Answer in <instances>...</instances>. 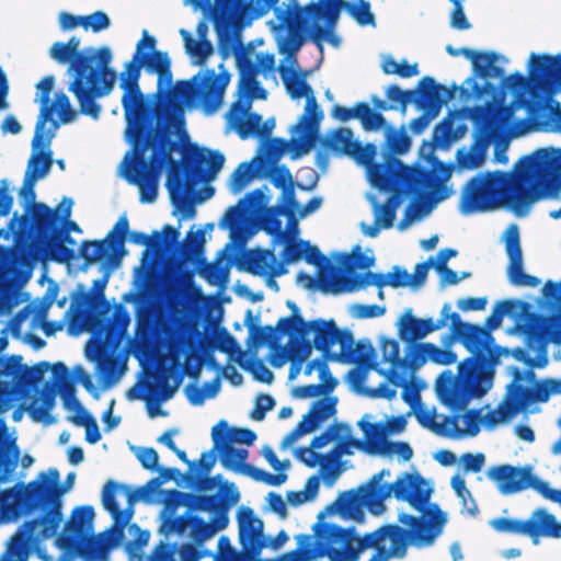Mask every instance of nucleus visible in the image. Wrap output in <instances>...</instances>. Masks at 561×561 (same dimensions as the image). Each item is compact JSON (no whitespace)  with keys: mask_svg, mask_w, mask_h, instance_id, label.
I'll use <instances>...</instances> for the list:
<instances>
[{"mask_svg":"<svg viewBox=\"0 0 561 561\" xmlns=\"http://www.w3.org/2000/svg\"><path fill=\"white\" fill-rule=\"evenodd\" d=\"M250 103L242 104L237 101L231 106V122L241 139L257 136L261 131L262 116L257 113H248Z\"/></svg>","mask_w":561,"mask_h":561,"instance_id":"obj_45","label":"nucleus"},{"mask_svg":"<svg viewBox=\"0 0 561 561\" xmlns=\"http://www.w3.org/2000/svg\"><path fill=\"white\" fill-rule=\"evenodd\" d=\"M432 415H417L421 425L432 428L436 434L443 436H462L463 431L458 426V416H445L442 424L432 422Z\"/></svg>","mask_w":561,"mask_h":561,"instance_id":"obj_60","label":"nucleus"},{"mask_svg":"<svg viewBox=\"0 0 561 561\" xmlns=\"http://www.w3.org/2000/svg\"><path fill=\"white\" fill-rule=\"evenodd\" d=\"M456 89L454 87L453 90H448L428 76L419 81V99L415 100V105L423 110V113L412 119L409 125L414 135L422 134L430 123L439 115L443 104L454 96Z\"/></svg>","mask_w":561,"mask_h":561,"instance_id":"obj_17","label":"nucleus"},{"mask_svg":"<svg viewBox=\"0 0 561 561\" xmlns=\"http://www.w3.org/2000/svg\"><path fill=\"white\" fill-rule=\"evenodd\" d=\"M380 350L382 360L391 364V368L389 370L390 381L396 386L403 387L402 399L409 404L419 401L420 394L416 391L411 390L409 385L404 383L402 376L398 373L402 363L399 342L394 339H386L382 341Z\"/></svg>","mask_w":561,"mask_h":561,"instance_id":"obj_35","label":"nucleus"},{"mask_svg":"<svg viewBox=\"0 0 561 561\" xmlns=\"http://www.w3.org/2000/svg\"><path fill=\"white\" fill-rule=\"evenodd\" d=\"M341 8L334 5V3L321 2L301 8L308 16L311 38L320 48L322 47L323 39H327L334 46L339 45L340 41L333 34V28L339 20Z\"/></svg>","mask_w":561,"mask_h":561,"instance_id":"obj_21","label":"nucleus"},{"mask_svg":"<svg viewBox=\"0 0 561 561\" xmlns=\"http://www.w3.org/2000/svg\"><path fill=\"white\" fill-rule=\"evenodd\" d=\"M54 76H46L36 84V89L39 94L41 112L37 117L35 134L32 140V147L34 150L37 148H45L50 145L54 133H48L47 136H45V126L47 122H51L54 129H57L59 126L56 121H53L55 106L50 103V93L54 89Z\"/></svg>","mask_w":561,"mask_h":561,"instance_id":"obj_25","label":"nucleus"},{"mask_svg":"<svg viewBox=\"0 0 561 561\" xmlns=\"http://www.w3.org/2000/svg\"><path fill=\"white\" fill-rule=\"evenodd\" d=\"M172 204L186 218L195 216L196 210L194 202L188 197V183L183 178L180 169L170 171L165 183Z\"/></svg>","mask_w":561,"mask_h":561,"instance_id":"obj_39","label":"nucleus"},{"mask_svg":"<svg viewBox=\"0 0 561 561\" xmlns=\"http://www.w3.org/2000/svg\"><path fill=\"white\" fill-rule=\"evenodd\" d=\"M32 483L28 492L19 486L0 491V524L16 520L23 515L41 511L38 517L25 520L11 536L0 561H27L34 547L42 540L57 535L61 524L58 494Z\"/></svg>","mask_w":561,"mask_h":561,"instance_id":"obj_4","label":"nucleus"},{"mask_svg":"<svg viewBox=\"0 0 561 561\" xmlns=\"http://www.w3.org/2000/svg\"><path fill=\"white\" fill-rule=\"evenodd\" d=\"M126 136L134 147V160L130 162L133 173H127L129 183L136 184L140 193L141 203H153L158 195V174L167 164L171 171L180 169L172 158L178 144L170 138V130L165 124L157 123L146 126L142 134H138L129 124L126 126Z\"/></svg>","mask_w":561,"mask_h":561,"instance_id":"obj_9","label":"nucleus"},{"mask_svg":"<svg viewBox=\"0 0 561 561\" xmlns=\"http://www.w3.org/2000/svg\"><path fill=\"white\" fill-rule=\"evenodd\" d=\"M332 115L340 122H348L357 118L362 127L367 130H378L386 126V118L382 113L374 112L366 102H358L354 107L334 105Z\"/></svg>","mask_w":561,"mask_h":561,"instance_id":"obj_33","label":"nucleus"},{"mask_svg":"<svg viewBox=\"0 0 561 561\" xmlns=\"http://www.w3.org/2000/svg\"><path fill=\"white\" fill-rule=\"evenodd\" d=\"M213 451H217L220 456L221 465L234 472H241L242 467L248 458V450L234 448L232 445L225 444L219 439L213 440Z\"/></svg>","mask_w":561,"mask_h":561,"instance_id":"obj_51","label":"nucleus"},{"mask_svg":"<svg viewBox=\"0 0 561 561\" xmlns=\"http://www.w3.org/2000/svg\"><path fill=\"white\" fill-rule=\"evenodd\" d=\"M386 145L392 154H404L408 152L412 140L407 134L405 126L402 125L399 130L388 127L386 130Z\"/></svg>","mask_w":561,"mask_h":561,"instance_id":"obj_62","label":"nucleus"},{"mask_svg":"<svg viewBox=\"0 0 561 561\" xmlns=\"http://www.w3.org/2000/svg\"><path fill=\"white\" fill-rule=\"evenodd\" d=\"M526 537H529L534 545H538L540 538L560 539L561 522L547 508H536L526 519Z\"/></svg>","mask_w":561,"mask_h":561,"instance_id":"obj_32","label":"nucleus"},{"mask_svg":"<svg viewBox=\"0 0 561 561\" xmlns=\"http://www.w3.org/2000/svg\"><path fill=\"white\" fill-rule=\"evenodd\" d=\"M462 55L471 60L473 72L483 79L503 78L504 69L495 66L499 56L494 51H476L472 49H463Z\"/></svg>","mask_w":561,"mask_h":561,"instance_id":"obj_46","label":"nucleus"},{"mask_svg":"<svg viewBox=\"0 0 561 561\" xmlns=\"http://www.w3.org/2000/svg\"><path fill=\"white\" fill-rule=\"evenodd\" d=\"M192 514L184 513L180 516L173 515H164L162 514V523L159 527V533L163 535L165 538L169 536L176 534L179 536H184L187 533V529L191 527Z\"/></svg>","mask_w":561,"mask_h":561,"instance_id":"obj_59","label":"nucleus"},{"mask_svg":"<svg viewBox=\"0 0 561 561\" xmlns=\"http://www.w3.org/2000/svg\"><path fill=\"white\" fill-rule=\"evenodd\" d=\"M254 11L259 16L268 13L272 9L278 21L279 28L287 30V37L284 44V50L288 55L296 54L304 43V33H310L308 16L301 8L294 11L290 8H277L278 0H252Z\"/></svg>","mask_w":561,"mask_h":561,"instance_id":"obj_16","label":"nucleus"},{"mask_svg":"<svg viewBox=\"0 0 561 561\" xmlns=\"http://www.w3.org/2000/svg\"><path fill=\"white\" fill-rule=\"evenodd\" d=\"M405 356L402 358L400 369L415 371L427 360V350L425 343L408 344Z\"/></svg>","mask_w":561,"mask_h":561,"instance_id":"obj_64","label":"nucleus"},{"mask_svg":"<svg viewBox=\"0 0 561 561\" xmlns=\"http://www.w3.org/2000/svg\"><path fill=\"white\" fill-rule=\"evenodd\" d=\"M336 398H322L314 401L308 413L304 415L302 422L307 426H312L313 432L322 422L336 413Z\"/></svg>","mask_w":561,"mask_h":561,"instance_id":"obj_53","label":"nucleus"},{"mask_svg":"<svg viewBox=\"0 0 561 561\" xmlns=\"http://www.w3.org/2000/svg\"><path fill=\"white\" fill-rule=\"evenodd\" d=\"M240 551L229 548V552L220 561H257L265 548L264 523L254 515L250 507H241L238 512ZM215 561H218L216 559Z\"/></svg>","mask_w":561,"mask_h":561,"instance_id":"obj_15","label":"nucleus"},{"mask_svg":"<svg viewBox=\"0 0 561 561\" xmlns=\"http://www.w3.org/2000/svg\"><path fill=\"white\" fill-rule=\"evenodd\" d=\"M304 257L308 264L314 265L319 270L318 287L324 294H340L343 293L342 278L343 273L341 270L332 265L328 259L320 252L319 248L311 245L308 242Z\"/></svg>","mask_w":561,"mask_h":561,"instance_id":"obj_27","label":"nucleus"},{"mask_svg":"<svg viewBox=\"0 0 561 561\" xmlns=\"http://www.w3.org/2000/svg\"><path fill=\"white\" fill-rule=\"evenodd\" d=\"M72 205L69 197H64L56 209L44 203L34 204L31 207L33 230L27 228L30 220L26 216L19 217L14 213L7 229L0 230V236L5 240L12 237L13 248L21 256L68 263L76 257V252L66 244L73 247L76 240L68 231H62L60 224L70 218Z\"/></svg>","mask_w":561,"mask_h":561,"instance_id":"obj_5","label":"nucleus"},{"mask_svg":"<svg viewBox=\"0 0 561 561\" xmlns=\"http://www.w3.org/2000/svg\"><path fill=\"white\" fill-rule=\"evenodd\" d=\"M185 506L187 512H217L222 506V499L218 494H193L187 493Z\"/></svg>","mask_w":561,"mask_h":561,"instance_id":"obj_57","label":"nucleus"},{"mask_svg":"<svg viewBox=\"0 0 561 561\" xmlns=\"http://www.w3.org/2000/svg\"><path fill=\"white\" fill-rule=\"evenodd\" d=\"M236 66L240 73L239 89L259 99L266 98V91L256 80L260 71L256 64L251 59L250 53L242 48L234 50Z\"/></svg>","mask_w":561,"mask_h":561,"instance_id":"obj_36","label":"nucleus"},{"mask_svg":"<svg viewBox=\"0 0 561 561\" xmlns=\"http://www.w3.org/2000/svg\"><path fill=\"white\" fill-rule=\"evenodd\" d=\"M458 118L457 112H449L447 116H445L442 122H439L432 135V144L434 148H448L450 144L462 138L468 127L463 122H457Z\"/></svg>","mask_w":561,"mask_h":561,"instance_id":"obj_41","label":"nucleus"},{"mask_svg":"<svg viewBox=\"0 0 561 561\" xmlns=\"http://www.w3.org/2000/svg\"><path fill=\"white\" fill-rule=\"evenodd\" d=\"M130 323V316L123 305H116L112 318L104 323L105 341L108 343L119 342Z\"/></svg>","mask_w":561,"mask_h":561,"instance_id":"obj_50","label":"nucleus"},{"mask_svg":"<svg viewBox=\"0 0 561 561\" xmlns=\"http://www.w3.org/2000/svg\"><path fill=\"white\" fill-rule=\"evenodd\" d=\"M75 478H76V474L73 472L68 473L66 477L65 485H60L59 484V472L57 469L51 468L47 472H44V471L39 472L38 476L36 477V479L28 482L27 484H24L23 482H18L12 488L19 486L21 489V491H23V492L25 491V493H26V492H28L30 485L32 483H36V484H38V490L42 488L43 489L47 488L49 490L48 492H49V494H51V496L58 494V500L60 503L59 512H60V517L62 518L61 495L67 491L68 488L72 486Z\"/></svg>","mask_w":561,"mask_h":561,"instance_id":"obj_44","label":"nucleus"},{"mask_svg":"<svg viewBox=\"0 0 561 561\" xmlns=\"http://www.w3.org/2000/svg\"><path fill=\"white\" fill-rule=\"evenodd\" d=\"M288 307L294 313L277 321L282 333L294 332L302 336L313 333L311 343L316 350L322 352L325 359L356 364L365 369L376 367L375 350L369 341L360 340L355 343L353 333L348 329H339L333 319L305 321L294 302H288Z\"/></svg>","mask_w":561,"mask_h":561,"instance_id":"obj_8","label":"nucleus"},{"mask_svg":"<svg viewBox=\"0 0 561 561\" xmlns=\"http://www.w3.org/2000/svg\"><path fill=\"white\" fill-rule=\"evenodd\" d=\"M280 215L291 216V211L284 205L266 208L261 215V224L267 234L274 236L279 240H286L288 234L282 229Z\"/></svg>","mask_w":561,"mask_h":561,"instance_id":"obj_55","label":"nucleus"},{"mask_svg":"<svg viewBox=\"0 0 561 561\" xmlns=\"http://www.w3.org/2000/svg\"><path fill=\"white\" fill-rule=\"evenodd\" d=\"M180 33L184 39L186 51L196 58L195 65H204L214 51L211 43L207 39L194 41L185 30H181Z\"/></svg>","mask_w":561,"mask_h":561,"instance_id":"obj_61","label":"nucleus"},{"mask_svg":"<svg viewBox=\"0 0 561 561\" xmlns=\"http://www.w3.org/2000/svg\"><path fill=\"white\" fill-rule=\"evenodd\" d=\"M51 371L55 382L59 387L64 407L67 410H76L77 412L75 415L70 416L69 420L77 426H87L90 420H94V417L84 410L76 398L75 382L69 376L67 366L61 362L55 363L51 366Z\"/></svg>","mask_w":561,"mask_h":561,"instance_id":"obj_26","label":"nucleus"},{"mask_svg":"<svg viewBox=\"0 0 561 561\" xmlns=\"http://www.w3.org/2000/svg\"><path fill=\"white\" fill-rule=\"evenodd\" d=\"M204 556L205 551L191 542L178 547V543L160 541L153 549L150 561H199Z\"/></svg>","mask_w":561,"mask_h":561,"instance_id":"obj_42","label":"nucleus"},{"mask_svg":"<svg viewBox=\"0 0 561 561\" xmlns=\"http://www.w3.org/2000/svg\"><path fill=\"white\" fill-rule=\"evenodd\" d=\"M368 285H375L379 289L385 286H389L388 284V275L377 274L373 272H367L365 275H343L342 286L343 293L354 291L360 288H364ZM379 297H383L382 290H379Z\"/></svg>","mask_w":561,"mask_h":561,"instance_id":"obj_54","label":"nucleus"},{"mask_svg":"<svg viewBox=\"0 0 561 561\" xmlns=\"http://www.w3.org/2000/svg\"><path fill=\"white\" fill-rule=\"evenodd\" d=\"M128 229V219L126 216H122L105 239L82 241L79 248L80 256L84 260L85 264L90 265L104 256L108 249H111L114 252L111 263L113 265L118 264L121 257L125 254L124 243Z\"/></svg>","mask_w":561,"mask_h":561,"instance_id":"obj_19","label":"nucleus"},{"mask_svg":"<svg viewBox=\"0 0 561 561\" xmlns=\"http://www.w3.org/2000/svg\"><path fill=\"white\" fill-rule=\"evenodd\" d=\"M486 476L497 483L503 494L520 492L530 486L533 480L529 468H516L511 465L491 467Z\"/></svg>","mask_w":561,"mask_h":561,"instance_id":"obj_30","label":"nucleus"},{"mask_svg":"<svg viewBox=\"0 0 561 561\" xmlns=\"http://www.w3.org/2000/svg\"><path fill=\"white\" fill-rule=\"evenodd\" d=\"M522 378L520 370L515 368L514 380L508 386L510 396L514 398V402H517L519 409L534 402L545 403L550 399L551 394L545 379L537 381L533 388H527L517 382Z\"/></svg>","mask_w":561,"mask_h":561,"instance_id":"obj_38","label":"nucleus"},{"mask_svg":"<svg viewBox=\"0 0 561 561\" xmlns=\"http://www.w3.org/2000/svg\"><path fill=\"white\" fill-rule=\"evenodd\" d=\"M53 164V153L51 151H36L33 152L30 160L27 170L25 172L24 182H30L31 184L37 181L38 179H43L47 175Z\"/></svg>","mask_w":561,"mask_h":561,"instance_id":"obj_56","label":"nucleus"},{"mask_svg":"<svg viewBox=\"0 0 561 561\" xmlns=\"http://www.w3.org/2000/svg\"><path fill=\"white\" fill-rule=\"evenodd\" d=\"M92 56L94 59L98 58L99 62L96 67L91 66L87 72H83V91L79 93L78 103L82 114L96 119L100 116L101 106L95 100L110 94L115 84L116 72L108 67L112 53L107 46L99 48L96 55Z\"/></svg>","mask_w":561,"mask_h":561,"instance_id":"obj_14","label":"nucleus"},{"mask_svg":"<svg viewBox=\"0 0 561 561\" xmlns=\"http://www.w3.org/2000/svg\"><path fill=\"white\" fill-rule=\"evenodd\" d=\"M286 334H290L288 359L304 364L311 355L313 348L311 341L307 339L308 336H302L299 333L286 332Z\"/></svg>","mask_w":561,"mask_h":561,"instance_id":"obj_63","label":"nucleus"},{"mask_svg":"<svg viewBox=\"0 0 561 561\" xmlns=\"http://www.w3.org/2000/svg\"><path fill=\"white\" fill-rule=\"evenodd\" d=\"M526 306L518 300H501L486 317L484 327L463 322L457 312H453L449 339L460 341L471 355L458 364L457 374L447 369L436 378L435 392L443 405L450 411L461 412L471 400L481 399L490 391L495 367L501 355L506 352L494 344L491 332L502 324L505 314H512Z\"/></svg>","mask_w":561,"mask_h":561,"instance_id":"obj_2","label":"nucleus"},{"mask_svg":"<svg viewBox=\"0 0 561 561\" xmlns=\"http://www.w3.org/2000/svg\"><path fill=\"white\" fill-rule=\"evenodd\" d=\"M156 38L145 30L133 58L126 62L119 78V88L124 91L122 106L126 124L138 134H142L146 126L153 125L156 119L161 124L156 102L146 96L139 87L142 67L154 73L171 66L168 53L156 50Z\"/></svg>","mask_w":561,"mask_h":561,"instance_id":"obj_7","label":"nucleus"},{"mask_svg":"<svg viewBox=\"0 0 561 561\" xmlns=\"http://www.w3.org/2000/svg\"><path fill=\"white\" fill-rule=\"evenodd\" d=\"M157 481L149 480L145 485L137 490H131L129 485L119 484L108 480L102 491L103 507L111 514L118 536L123 535V529L133 518L135 513L134 505L139 500L147 503L151 502V495L157 493Z\"/></svg>","mask_w":561,"mask_h":561,"instance_id":"obj_13","label":"nucleus"},{"mask_svg":"<svg viewBox=\"0 0 561 561\" xmlns=\"http://www.w3.org/2000/svg\"><path fill=\"white\" fill-rule=\"evenodd\" d=\"M342 456L343 450L336 446L332 447L327 455L318 454L306 447H301L297 450L298 459L307 467L313 468L318 462L320 463L321 471L323 472V479L327 484L333 483L337 478L340 473L337 467Z\"/></svg>","mask_w":561,"mask_h":561,"instance_id":"obj_34","label":"nucleus"},{"mask_svg":"<svg viewBox=\"0 0 561 561\" xmlns=\"http://www.w3.org/2000/svg\"><path fill=\"white\" fill-rule=\"evenodd\" d=\"M365 433L366 440H369L367 447L369 454H398L404 461H409L413 456L411 446L405 442H387L386 431L380 423L370 424L365 421L358 423Z\"/></svg>","mask_w":561,"mask_h":561,"instance_id":"obj_29","label":"nucleus"},{"mask_svg":"<svg viewBox=\"0 0 561 561\" xmlns=\"http://www.w3.org/2000/svg\"><path fill=\"white\" fill-rule=\"evenodd\" d=\"M4 420L0 419V485L5 483L18 466L20 449L16 439L7 433ZM7 489H0L5 491Z\"/></svg>","mask_w":561,"mask_h":561,"instance_id":"obj_40","label":"nucleus"},{"mask_svg":"<svg viewBox=\"0 0 561 561\" xmlns=\"http://www.w3.org/2000/svg\"><path fill=\"white\" fill-rule=\"evenodd\" d=\"M504 241L505 251L508 256L506 272L510 283L515 286L537 287L540 284V279L524 273L523 270V252L517 225L512 224L506 229Z\"/></svg>","mask_w":561,"mask_h":561,"instance_id":"obj_24","label":"nucleus"},{"mask_svg":"<svg viewBox=\"0 0 561 561\" xmlns=\"http://www.w3.org/2000/svg\"><path fill=\"white\" fill-rule=\"evenodd\" d=\"M271 182L277 188L283 190V197L290 206L296 205L295 193L293 188V176L286 165H276L271 172Z\"/></svg>","mask_w":561,"mask_h":561,"instance_id":"obj_58","label":"nucleus"},{"mask_svg":"<svg viewBox=\"0 0 561 561\" xmlns=\"http://www.w3.org/2000/svg\"><path fill=\"white\" fill-rule=\"evenodd\" d=\"M22 359L21 355L0 357V414L12 407L13 394L21 376Z\"/></svg>","mask_w":561,"mask_h":561,"instance_id":"obj_31","label":"nucleus"},{"mask_svg":"<svg viewBox=\"0 0 561 561\" xmlns=\"http://www.w3.org/2000/svg\"><path fill=\"white\" fill-rule=\"evenodd\" d=\"M211 439H219L229 445L236 443L251 446L256 439V434L250 428L229 427L227 421L221 420L213 427Z\"/></svg>","mask_w":561,"mask_h":561,"instance_id":"obj_49","label":"nucleus"},{"mask_svg":"<svg viewBox=\"0 0 561 561\" xmlns=\"http://www.w3.org/2000/svg\"><path fill=\"white\" fill-rule=\"evenodd\" d=\"M388 469L374 474L369 482L357 490L342 492L328 507L337 512L343 518L357 522L364 519L366 507L373 515H380L386 511L385 500L394 495L397 500L408 502L414 510L422 512V516L408 513L398 515V524H385L363 537L357 535L355 527H341L335 524L317 522L312 526V534L295 536L297 547L278 557L257 561H358L360 553L367 549L376 552L368 561H389L403 559L408 548H425L434 545L443 534L447 524V516L437 504H428L433 489L419 473L404 472L394 483H381Z\"/></svg>","mask_w":561,"mask_h":561,"instance_id":"obj_1","label":"nucleus"},{"mask_svg":"<svg viewBox=\"0 0 561 561\" xmlns=\"http://www.w3.org/2000/svg\"><path fill=\"white\" fill-rule=\"evenodd\" d=\"M199 344V336H168V348L174 365L180 364L181 355L185 353L186 363L185 371L191 377L196 379L201 373V366L190 365V359L195 355Z\"/></svg>","mask_w":561,"mask_h":561,"instance_id":"obj_43","label":"nucleus"},{"mask_svg":"<svg viewBox=\"0 0 561 561\" xmlns=\"http://www.w3.org/2000/svg\"><path fill=\"white\" fill-rule=\"evenodd\" d=\"M81 41L77 36H71L68 42H56L49 48V56L59 65H67L68 72H73V80L69 83V91L78 100L79 93H82L83 72L91 68L94 61L93 56L80 51Z\"/></svg>","mask_w":561,"mask_h":561,"instance_id":"obj_18","label":"nucleus"},{"mask_svg":"<svg viewBox=\"0 0 561 561\" xmlns=\"http://www.w3.org/2000/svg\"><path fill=\"white\" fill-rule=\"evenodd\" d=\"M230 81V73L214 69L199 71L191 80L178 81L175 94L188 105H201L205 113H215L222 103L224 94Z\"/></svg>","mask_w":561,"mask_h":561,"instance_id":"obj_12","label":"nucleus"},{"mask_svg":"<svg viewBox=\"0 0 561 561\" xmlns=\"http://www.w3.org/2000/svg\"><path fill=\"white\" fill-rule=\"evenodd\" d=\"M107 279L108 275H105L103 278L94 280L93 293L85 291L80 286L70 306L73 321L93 320L95 324L103 322L102 317L110 311V304L104 296Z\"/></svg>","mask_w":561,"mask_h":561,"instance_id":"obj_20","label":"nucleus"},{"mask_svg":"<svg viewBox=\"0 0 561 561\" xmlns=\"http://www.w3.org/2000/svg\"><path fill=\"white\" fill-rule=\"evenodd\" d=\"M225 156L217 150L196 147L191 157L186 170L190 181H211L222 169Z\"/></svg>","mask_w":561,"mask_h":561,"instance_id":"obj_28","label":"nucleus"},{"mask_svg":"<svg viewBox=\"0 0 561 561\" xmlns=\"http://www.w3.org/2000/svg\"><path fill=\"white\" fill-rule=\"evenodd\" d=\"M517 402H514V398L510 396V387L507 388V394L497 404L496 409L486 412L481 416V423L489 428L495 427L499 423L508 421L519 412Z\"/></svg>","mask_w":561,"mask_h":561,"instance_id":"obj_52","label":"nucleus"},{"mask_svg":"<svg viewBox=\"0 0 561 561\" xmlns=\"http://www.w3.org/2000/svg\"><path fill=\"white\" fill-rule=\"evenodd\" d=\"M439 175L421 169L405 165L401 160L391 158L386 164H375L370 169V182L374 186L385 192H392L383 205H375L376 224L383 229L393 226L397 208L401 197L419 192L422 187L433 188L432 198L440 202L449 196L445 182L450 178L451 170L448 165L439 163Z\"/></svg>","mask_w":561,"mask_h":561,"instance_id":"obj_6","label":"nucleus"},{"mask_svg":"<svg viewBox=\"0 0 561 561\" xmlns=\"http://www.w3.org/2000/svg\"><path fill=\"white\" fill-rule=\"evenodd\" d=\"M477 112L483 116L481 121L476 118V131L474 139L468 151L459 150L457 152V161L461 168L465 169H477L485 160L486 151L490 146L494 125L490 118L485 116V112L482 107H477Z\"/></svg>","mask_w":561,"mask_h":561,"instance_id":"obj_23","label":"nucleus"},{"mask_svg":"<svg viewBox=\"0 0 561 561\" xmlns=\"http://www.w3.org/2000/svg\"><path fill=\"white\" fill-rule=\"evenodd\" d=\"M94 516V508L90 505L73 508L57 543L83 561H108L110 552L116 543L111 535L115 528L93 535Z\"/></svg>","mask_w":561,"mask_h":561,"instance_id":"obj_10","label":"nucleus"},{"mask_svg":"<svg viewBox=\"0 0 561 561\" xmlns=\"http://www.w3.org/2000/svg\"><path fill=\"white\" fill-rule=\"evenodd\" d=\"M448 320L453 322V312H450L449 304L443 306L437 321H434L432 318H416L412 314V310L409 309L399 320L398 334L402 342L412 344L423 340L427 334L444 328Z\"/></svg>","mask_w":561,"mask_h":561,"instance_id":"obj_22","label":"nucleus"},{"mask_svg":"<svg viewBox=\"0 0 561 561\" xmlns=\"http://www.w3.org/2000/svg\"><path fill=\"white\" fill-rule=\"evenodd\" d=\"M529 79L536 85H543L561 79V54L551 56L547 54L530 55Z\"/></svg>","mask_w":561,"mask_h":561,"instance_id":"obj_37","label":"nucleus"},{"mask_svg":"<svg viewBox=\"0 0 561 561\" xmlns=\"http://www.w3.org/2000/svg\"><path fill=\"white\" fill-rule=\"evenodd\" d=\"M276 257L272 250L251 249L245 251L239 262V267L255 276H266Z\"/></svg>","mask_w":561,"mask_h":561,"instance_id":"obj_47","label":"nucleus"},{"mask_svg":"<svg viewBox=\"0 0 561 561\" xmlns=\"http://www.w3.org/2000/svg\"><path fill=\"white\" fill-rule=\"evenodd\" d=\"M56 403L55 390L46 385L39 396H35L27 407V413L34 422H44L51 424L54 422L50 411Z\"/></svg>","mask_w":561,"mask_h":561,"instance_id":"obj_48","label":"nucleus"},{"mask_svg":"<svg viewBox=\"0 0 561 561\" xmlns=\"http://www.w3.org/2000/svg\"><path fill=\"white\" fill-rule=\"evenodd\" d=\"M515 169V174L495 171L471 178L461 193V213H484L506 206L524 216L531 204L543 197L534 182L547 191L561 190V149H541L525 156Z\"/></svg>","mask_w":561,"mask_h":561,"instance_id":"obj_3","label":"nucleus"},{"mask_svg":"<svg viewBox=\"0 0 561 561\" xmlns=\"http://www.w3.org/2000/svg\"><path fill=\"white\" fill-rule=\"evenodd\" d=\"M279 73L287 93L291 99L306 98L304 114L299 117L294 127L297 137L290 139L297 156L310 151L318 139L320 122L323 113L319 108L312 88L308 84L305 76L297 73L289 67H280Z\"/></svg>","mask_w":561,"mask_h":561,"instance_id":"obj_11","label":"nucleus"}]
</instances>
